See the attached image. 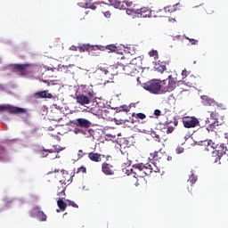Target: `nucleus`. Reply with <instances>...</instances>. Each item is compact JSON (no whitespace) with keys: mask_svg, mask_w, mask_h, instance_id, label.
Wrapping results in <instances>:
<instances>
[{"mask_svg":"<svg viewBox=\"0 0 228 228\" xmlns=\"http://www.w3.org/2000/svg\"><path fill=\"white\" fill-rule=\"evenodd\" d=\"M128 69V67H125L124 64H116L110 67V70H112L111 76H118V74H124V70Z\"/></svg>","mask_w":228,"mask_h":228,"instance_id":"nucleus-12","label":"nucleus"},{"mask_svg":"<svg viewBox=\"0 0 228 228\" xmlns=\"http://www.w3.org/2000/svg\"><path fill=\"white\" fill-rule=\"evenodd\" d=\"M79 53H88L90 56H99V53H94V51H104V46L102 45H82L78 46Z\"/></svg>","mask_w":228,"mask_h":228,"instance_id":"nucleus-4","label":"nucleus"},{"mask_svg":"<svg viewBox=\"0 0 228 228\" xmlns=\"http://www.w3.org/2000/svg\"><path fill=\"white\" fill-rule=\"evenodd\" d=\"M200 99L204 106H214V108H222V106H220V104H218V102H216L215 99L208 95H201Z\"/></svg>","mask_w":228,"mask_h":228,"instance_id":"nucleus-11","label":"nucleus"},{"mask_svg":"<svg viewBox=\"0 0 228 228\" xmlns=\"http://www.w3.org/2000/svg\"><path fill=\"white\" fill-rule=\"evenodd\" d=\"M34 95L37 97V99H53V94L49 93V90L39 91L35 93Z\"/></svg>","mask_w":228,"mask_h":228,"instance_id":"nucleus-17","label":"nucleus"},{"mask_svg":"<svg viewBox=\"0 0 228 228\" xmlns=\"http://www.w3.org/2000/svg\"><path fill=\"white\" fill-rule=\"evenodd\" d=\"M149 56H151V58H155L158 59V52L156 50H151L149 52Z\"/></svg>","mask_w":228,"mask_h":228,"instance_id":"nucleus-37","label":"nucleus"},{"mask_svg":"<svg viewBox=\"0 0 228 228\" xmlns=\"http://www.w3.org/2000/svg\"><path fill=\"white\" fill-rule=\"evenodd\" d=\"M69 51H79V46L71 45L69 47Z\"/></svg>","mask_w":228,"mask_h":228,"instance_id":"nucleus-48","label":"nucleus"},{"mask_svg":"<svg viewBox=\"0 0 228 228\" xmlns=\"http://www.w3.org/2000/svg\"><path fill=\"white\" fill-rule=\"evenodd\" d=\"M135 15L140 19H147V17H151V11L149 8L142 7L141 9H136Z\"/></svg>","mask_w":228,"mask_h":228,"instance_id":"nucleus-15","label":"nucleus"},{"mask_svg":"<svg viewBox=\"0 0 228 228\" xmlns=\"http://www.w3.org/2000/svg\"><path fill=\"white\" fill-rule=\"evenodd\" d=\"M126 53H128V54H134V49L131 50V47H127L126 50H125Z\"/></svg>","mask_w":228,"mask_h":228,"instance_id":"nucleus-47","label":"nucleus"},{"mask_svg":"<svg viewBox=\"0 0 228 228\" xmlns=\"http://www.w3.org/2000/svg\"><path fill=\"white\" fill-rule=\"evenodd\" d=\"M167 161H172V156H167Z\"/></svg>","mask_w":228,"mask_h":228,"instance_id":"nucleus-58","label":"nucleus"},{"mask_svg":"<svg viewBox=\"0 0 228 228\" xmlns=\"http://www.w3.org/2000/svg\"><path fill=\"white\" fill-rule=\"evenodd\" d=\"M197 175H195V174H191L188 179V183H190V184H195V183H197Z\"/></svg>","mask_w":228,"mask_h":228,"instance_id":"nucleus-32","label":"nucleus"},{"mask_svg":"<svg viewBox=\"0 0 228 228\" xmlns=\"http://www.w3.org/2000/svg\"><path fill=\"white\" fill-rule=\"evenodd\" d=\"M207 129L208 131H213V125H209Z\"/></svg>","mask_w":228,"mask_h":228,"instance_id":"nucleus-55","label":"nucleus"},{"mask_svg":"<svg viewBox=\"0 0 228 228\" xmlns=\"http://www.w3.org/2000/svg\"><path fill=\"white\" fill-rule=\"evenodd\" d=\"M123 3H124V4H126V6H133V2H129V1H127V0H125V1H123Z\"/></svg>","mask_w":228,"mask_h":228,"instance_id":"nucleus-52","label":"nucleus"},{"mask_svg":"<svg viewBox=\"0 0 228 228\" xmlns=\"http://www.w3.org/2000/svg\"><path fill=\"white\" fill-rule=\"evenodd\" d=\"M154 69H155L157 72H159L160 74H163V72H164L165 70H167V66H166L165 63H163V62H158V63L155 64Z\"/></svg>","mask_w":228,"mask_h":228,"instance_id":"nucleus-24","label":"nucleus"},{"mask_svg":"<svg viewBox=\"0 0 228 228\" xmlns=\"http://www.w3.org/2000/svg\"><path fill=\"white\" fill-rule=\"evenodd\" d=\"M212 159H214V163H220V159H222V156H220L218 153L213 151L212 152Z\"/></svg>","mask_w":228,"mask_h":228,"instance_id":"nucleus-31","label":"nucleus"},{"mask_svg":"<svg viewBox=\"0 0 228 228\" xmlns=\"http://www.w3.org/2000/svg\"><path fill=\"white\" fill-rule=\"evenodd\" d=\"M110 7V5H108V4H104L102 2L101 3H94L93 4L89 5V8H91V10H97V8H100L102 13H103L104 17L106 19H110L111 18V12L110 11H106L105 8Z\"/></svg>","mask_w":228,"mask_h":228,"instance_id":"nucleus-7","label":"nucleus"},{"mask_svg":"<svg viewBox=\"0 0 228 228\" xmlns=\"http://www.w3.org/2000/svg\"><path fill=\"white\" fill-rule=\"evenodd\" d=\"M182 122L183 124V127L186 129L197 127V126L200 124L199 118L195 117H185L183 118Z\"/></svg>","mask_w":228,"mask_h":228,"instance_id":"nucleus-9","label":"nucleus"},{"mask_svg":"<svg viewBox=\"0 0 228 228\" xmlns=\"http://www.w3.org/2000/svg\"><path fill=\"white\" fill-rule=\"evenodd\" d=\"M125 67H128V68H126L123 71L124 74H131V66L129 65H126Z\"/></svg>","mask_w":228,"mask_h":228,"instance_id":"nucleus-44","label":"nucleus"},{"mask_svg":"<svg viewBox=\"0 0 228 228\" xmlns=\"http://www.w3.org/2000/svg\"><path fill=\"white\" fill-rule=\"evenodd\" d=\"M186 74H188V71H186V69L182 71L183 79H184V77H188Z\"/></svg>","mask_w":228,"mask_h":228,"instance_id":"nucleus-53","label":"nucleus"},{"mask_svg":"<svg viewBox=\"0 0 228 228\" xmlns=\"http://www.w3.org/2000/svg\"><path fill=\"white\" fill-rule=\"evenodd\" d=\"M12 69L19 72L20 76H28L33 72V65L31 64H12Z\"/></svg>","mask_w":228,"mask_h":228,"instance_id":"nucleus-5","label":"nucleus"},{"mask_svg":"<svg viewBox=\"0 0 228 228\" xmlns=\"http://www.w3.org/2000/svg\"><path fill=\"white\" fill-rule=\"evenodd\" d=\"M109 2L110 3L111 6H114V8H118V10H124V8H126L122 2L118 0H109Z\"/></svg>","mask_w":228,"mask_h":228,"instance_id":"nucleus-25","label":"nucleus"},{"mask_svg":"<svg viewBox=\"0 0 228 228\" xmlns=\"http://www.w3.org/2000/svg\"><path fill=\"white\" fill-rule=\"evenodd\" d=\"M201 145L205 148L204 151H206L207 152L215 151V149L218 147V144L213 142L212 140L201 141Z\"/></svg>","mask_w":228,"mask_h":228,"instance_id":"nucleus-13","label":"nucleus"},{"mask_svg":"<svg viewBox=\"0 0 228 228\" xmlns=\"http://www.w3.org/2000/svg\"><path fill=\"white\" fill-rule=\"evenodd\" d=\"M37 217L39 220V222H47V216L42 210H39L37 213Z\"/></svg>","mask_w":228,"mask_h":228,"instance_id":"nucleus-27","label":"nucleus"},{"mask_svg":"<svg viewBox=\"0 0 228 228\" xmlns=\"http://www.w3.org/2000/svg\"><path fill=\"white\" fill-rule=\"evenodd\" d=\"M187 85H190L191 86H197L198 83H200V77L199 76H194V75H191L189 77H187V78L185 79Z\"/></svg>","mask_w":228,"mask_h":228,"instance_id":"nucleus-16","label":"nucleus"},{"mask_svg":"<svg viewBox=\"0 0 228 228\" xmlns=\"http://www.w3.org/2000/svg\"><path fill=\"white\" fill-rule=\"evenodd\" d=\"M187 40H189V42L191 44V45H199V41L196 40V39H191V38H189V37H186Z\"/></svg>","mask_w":228,"mask_h":228,"instance_id":"nucleus-42","label":"nucleus"},{"mask_svg":"<svg viewBox=\"0 0 228 228\" xmlns=\"http://www.w3.org/2000/svg\"><path fill=\"white\" fill-rule=\"evenodd\" d=\"M216 153L218 154L219 156H227L228 157L227 146H225V144H224V143H221Z\"/></svg>","mask_w":228,"mask_h":228,"instance_id":"nucleus-22","label":"nucleus"},{"mask_svg":"<svg viewBox=\"0 0 228 228\" xmlns=\"http://www.w3.org/2000/svg\"><path fill=\"white\" fill-rule=\"evenodd\" d=\"M165 124H166V126H169V124H172V120L167 119Z\"/></svg>","mask_w":228,"mask_h":228,"instance_id":"nucleus-54","label":"nucleus"},{"mask_svg":"<svg viewBox=\"0 0 228 228\" xmlns=\"http://www.w3.org/2000/svg\"><path fill=\"white\" fill-rule=\"evenodd\" d=\"M153 148L157 149L154 152L150 154V159L153 161L154 165H158V163H161L167 159V153L163 152V143L153 144Z\"/></svg>","mask_w":228,"mask_h":228,"instance_id":"nucleus-3","label":"nucleus"},{"mask_svg":"<svg viewBox=\"0 0 228 228\" xmlns=\"http://www.w3.org/2000/svg\"><path fill=\"white\" fill-rule=\"evenodd\" d=\"M0 111H8V113L12 115H22V113H28V110L24 108L4 105H0Z\"/></svg>","mask_w":228,"mask_h":228,"instance_id":"nucleus-8","label":"nucleus"},{"mask_svg":"<svg viewBox=\"0 0 228 228\" xmlns=\"http://www.w3.org/2000/svg\"><path fill=\"white\" fill-rule=\"evenodd\" d=\"M4 156H6V148L0 146V159H4Z\"/></svg>","mask_w":228,"mask_h":228,"instance_id":"nucleus-34","label":"nucleus"},{"mask_svg":"<svg viewBox=\"0 0 228 228\" xmlns=\"http://www.w3.org/2000/svg\"><path fill=\"white\" fill-rule=\"evenodd\" d=\"M66 202L68 204V206H71L72 208H79V206H77V204H76V202L70 200H66Z\"/></svg>","mask_w":228,"mask_h":228,"instance_id":"nucleus-38","label":"nucleus"},{"mask_svg":"<svg viewBox=\"0 0 228 228\" xmlns=\"http://www.w3.org/2000/svg\"><path fill=\"white\" fill-rule=\"evenodd\" d=\"M94 53H98V56H99V54H100L99 50L94 51Z\"/></svg>","mask_w":228,"mask_h":228,"instance_id":"nucleus-59","label":"nucleus"},{"mask_svg":"<svg viewBox=\"0 0 228 228\" xmlns=\"http://www.w3.org/2000/svg\"><path fill=\"white\" fill-rule=\"evenodd\" d=\"M57 206L61 209V211H65V209H67V206H68L67 200H65V201H64L62 198H60L57 200Z\"/></svg>","mask_w":228,"mask_h":228,"instance_id":"nucleus-26","label":"nucleus"},{"mask_svg":"<svg viewBox=\"0 0 228 228\" xmlns=\"http://www.w3.org/2000/svg\"><path fill=\"white\" fill-rule=\"evenodd\" d=\"M205 11H206V13H208V15H213V13H215V10L211 5H207L205 8Z\"/></svg>","mask_w":228,"mask_h":228,"instance_id":"nucleus-33","label":"nucleus"},{"mask_svg":"<svg viewBox=\"0 0 228 228\" xmlns=\"http://www.w3.org/2000/svg\"><path fill=\"white\" fill-rule=\"evenodd\" d=\"M87 95L89 101H92V99H94V91L87 93Z\"/></svg>","mask_w":228,"mask_h":228,"instance_id":"nucleus-49","label":"nucleus"},{"mask_svg":"<svg viewBox=\"0 0 228 228\" xmlns=\"http://www.w3.org/2000/svg\"><path fill=\"white\" fill-rule=\"evenodd\" d=\"M100 70L102 71L105 75L106 74H111V72H113V70H110V67L107 69L106 67H100Z\"/></svg>","mask_w":228,"mask_h":228,"instance_id":"nucleus-36","label":"nucleus"},{"mask_svg":"<svg viewBox=\"0 0 228 228\" xmlns=\"http://www.w3.org/2000/svg\"><path fill=\"white\" fill-rule=\"evenodd\" d=\"M85 156H86V153L83 151V150H79L77 152L78 159H81V158H85Z\"/></svg>","mask_w":228,"mask_h":228,"instance_id":"nucleus-39","label":"nucleus"},{"mask_svg":"<svg viewBox=\"0 0 228 228\" xmlns=\"http://www.w3.org/2000/svg\"><path fill=\"white\" fill-rule=\"evenodd\" d=\"M103 47H104V51H106V49H107L110 53H118V47H117L115 45H109L103 46Z\"/></svg>","mask_w":228,"mask_h":228,"instance_id":"nucleus-28","label":"nucleus"},{"mask_svg":"<svg viewBox=\"0 0 228 228\" xmlns=\"http://www.w3.org/2000/svg\"><path fill=\"white\" fill-rule=\"evenodd\" d=\"M218 107H215V110L210 112V117L214 118V120H217L218 117H220V115H218Z\"/></svg>","mask_w":228,"mask_h":228,"instance_id":"nucleus-30","label":"nucleus"},{"mask_svg":"<svg viewBox=\"0 0 228 228\" xmlns=\"http://www.w3.org/2000/svg\"><path fill=\"white\" fill-rule=\"evenodd\" d=\"M170 133H174V127L173 126H168L167 129V134H170Z\"/></svg>","mask_w":228,"mask_h":228,"instance_id":"nucleus-51","label":"nucleus"},{"mask_svg":"<svg viewBox=\"0 0 228 228\" xmlns=\"http://www.w3.org/2000/svg\"><path fill=\"white\" fill-rule=\"evenodd\" d=\"M161 88L162 94H167V92H174V90H175V81L171 75L168 76L167 79L161 81Z\"/></svg>","mask_w":228,"mask_h":228,"instance_id":"nucleus-6","label":"nucleus"},{"mask_svg":"<svg viewBox=\"0 0 228 228\" xmlns=\"http://www.w3.org/2000/svg\"><path fill=\"white\" fill-rule=\"evenodd\" d=\"M151 136H152V138H154L155 141L157 142H155L153 145H156V147H158V145H159V143H162V142H161V137H159V134H156V132H151Z\"/></svg>","mask_w":228,"mask_h":228,"instance_id":"nucleus-29","label":"nucleus"},{"mask_svg":"<svg viewBox=\"0 0 228 228\" xmlns=\"http://www.w3.org/2000/svg\"><path fill=\"white\" fill-rule=\"evenodd\" d=\"M166 12H168L169 13H172V12H175V9L172 6H167L165 8Z\"/></svg>","mask_w":228,"mask_h":228,"instance_id":"nucleus-45","label":"nucleus"},{"mask_svg":"<svg viewBox=\"0 0 228 228\" xmlns=\"http://www.w3.org/2000/svg\"><path fill=\"white\" fill-rule=\"evenodd\" d=\"M173 123H174V126H178L179 121H177L176 119H174Z\"/></svg>","mask_w":228,"mask_h":228,"instance_id":"nucleus-56","label":"nucleus"},{"mask_svg":"<svg viewBox=\"0 0 228 228\" xmlns=\"http://www.w3.org/2000/svg\"><path fill=\"white\" fill-rule=\"evenodd\" d=\"M152 170L154 169L151 165L145 166L143 164H137L133 167L130 174L133 177L138 179L146 177V175H151V174H152Z\"/></svg>","mask_w":228,"mask_h":228,"instance_id":"nucleus-1","label":"nucleus"},{"mask_svg":"<svg viewBox=\"0 0 228 228\" xmlns=\"http://www.w3.org/2000/svg\"><path fill=\"white\" fill-rule=\"evenodd\" d=\"M136 117H137V118H140L141 120H143V118H146L147 116H145V114L141 112V113H137Z\"/></svg>","mask_w":228,"mask_h":228,"instance_id":"nucleus-46","label":"nucleus"},{"mask_svg":"<svg viewBox=\"0 0 228 228\" xmlns=\"http://www.w3.org/2000/svg\"><path fill=\"white\" fill-rule=\"evenodd\" d=\"M88 158L91 161H94V163H101L102 161L101 154L95 153L94 151L88 153Z\"/></svg>","mask_w":228,"mask_h":228,"instance_id":"nucleus-21","label":"nucleus"},{"mask_svg":"<svg viewBox=\"0 0 228 228\" xmlns=\"http://www.w3.org/2000/svg\"><path fill=\"white\" fill-rule=\"evenodd\" d=\"M56 158H58V154H55L54 156L50 157V159H56Z\"/></svg>","mask_w":228,"mask_h":228,"instance_id":"nucleus-57","label":"nucleus"},{"mask_svg":"<svg viewBox=\"0 0 228 228\" xmlns=\"http://www.w3.org/2000/svg\"><path fill=\"white\" fill-rule=\"evenodd\" d=\"M77 102L81 104V106H85V104H90V98L85 94H78L76 97Z\"/></svg>","mask_w":228,"mask_h":228,"instance_id":"nucleus-19","label":"nucleus"},{"mask_svg":"<svg viewBox=\"0 0 228 228\" xmlns=\"http://www.w3.org/2000/svg\"><path fill=\"white\" fill-rule=\"evenodd\" d=\"M102 171L105 174V175H114L115 174V168L113 165L106 162L102 164Z\"/></svg>","mask_w":228,"mask_h":228,"instance_id":"nucleus-14","label":"nucleus"},{"mask_svg":"<svg viewBox=\"0 0 228 228\" xmlns=\"http://www.w3.org/2000/svg\"><path fill=\"white\" fill-rule=\"evenodd\" d=\"M65 188H67V184L59 182L57 186V195L65 197Z\"/></svg>","mask_w":228,"mask_h":228,"instance_id":"nucleus-23","label":"nucleus"},{"mask_svg":"<svg viewBox=\"0 0 228 228\" xmlns=\"http://www.w3.org/2000/svg\"><path fill=\"white\" fill-rule=\"evenodd\" d=\"M74 175H76V173L69 174V171L61 170V177L60 179V183L69 186V184L72 183Z\"/></svg>","mask_w":228,"mask_h":228,"instance_id":"nucleus-10","label":"nucleus"},{"mask_svg":"<svg viewBox=\"0 0 228 228\" xmlns=\"http://www.w3.org/2000/svg\"><path fill=\"white\" fill-rule=\"evenodd\" d=\"M175 151H176V154H183V152H184V148L182 146H177Z\"/></svg>","mask_w":228,"mask_h":228,"instance_id":"nucleus-40","label":"nucleus"},{"mask_svg":"<svg viewBox=\"0 0 228 228\" xmlns=\"http://www.w3.org/2000/svg\"><path fill=\"white\" fill-rule=\"evenodd\" d=\"M121 109H122V111H125L126 113H127L131 110V108L127 105L121 106Z\"/></svg>","mask_w":228,"mask_h":228,"instance_id":"nucleus-43","label":"nucleus"},{"mask_svg":"<svg viewBox=\"0 0 228 228\" xmlns=\"http://www.w3.org/2000/svg\"><path fill=\"white\" fill-rule=\"evenodd\" d=\"M154 115H155V117H159V116H161V110H154Z\"/></svg>","mask_w":228,"mask_h":228,"instance_id":"nucleus-50","label":"nucleus"},{"mask_svg":"<svg viewBox=\"0 0 228 228\" xmlns=\"http://www.w3.org/2000/svg\"><path fill=\"white\" fill-rule=\"evenodd\" d=\"M91 125H92V123H90V121L88 119H85V118H77V127H84L86 129H88V127H90Z\"/></svg>","mask_w":228,"mask_h":228,"instance_id":"nucleus-20","label":"nucleus"},{"mask_svg":"<svg viewBox=\"0 0 228 228\" xmlns=\"http://www.w3.org/2000/svg\"><path fill=\"white\" fill-rule=\"evenodd\" d=\"M136 14V10L134 9H126V15H134Z\"/></svg>","mask_w":228,"mask_h":228,"instance_id":"nucleus-41","label":"nucleus"},{"mask_svg":"<svg viewBox=\"0 0 228 228\" xmlns=\"http://www.w3.org/2000/svg\"><path fill=\"white\" fill-rule=\"evenodd\" d=\"M144 90L150 92V94H154L155 95L163 94V91L161 88V80L159 79H151L146 82L143 86Z\"/></svg>","mask_w":228,"mask_h":228,"instance_id":"nucleus-2","label":"nucleus"},{"mask_svg":"<svg viewBox=\"0 0 228 228\" xmlns=\"http://www.w3.org/2000/svg\"><path fill=\"white\" fill-rule=\"evenodd\" d=\"M75 174H86V167L82 166L77 169V172Z\"/></svg>","mask_w":228,"mask_h":228,"instance_id":"nucleus-35","label":"nucleus"},{"mask_svg":"<svg viewBox=\"0 0 228 228\" xmlns=\"http://www.w3.org/2000/svg\"><path fill=\"white\" fill-rule=\"evenodd\" d=\"M63 151L62 149H57L55 148L54 150L50 149V150H43L39 152L41 158H47L49 154H58V152H61Z\"/></svg>","mask_w":228,"mask_h":228,"instance_id":"nucleus-18","label":"nucleus"},{"mask_svg":"<svg viewBox=\"0 0 228 228\" xmlns=\"http://www.w3.org/2000/svg\"><path fill=\"white\" fill-rule=\"evenodd\" d=\"M57 213H60V209H57Z\"/></svg>","mask_w":228,"mask_h":228,"instance_id":"nucleus-60","label":"nucleus"}]
</instances>
